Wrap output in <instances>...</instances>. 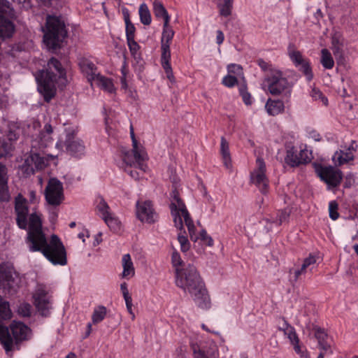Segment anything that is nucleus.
<instances>
[{"label": "nucleus", "instance_id": "obj_1", "mask_svg": "<svg viewBox=\"0 0 358 358\" xmlns=\"http://www.w3.org/2000/svg\"><path fill=\"white\" fill-rule=\"evenodd\" d=\"M17 223L20 229L27 230L26 243L31 252H41L53 265L67 264L66 252L61 240L55 234L48 241L42 230L41 214L32 213L27 220L28 208L26 199L20 194L15 199Z\"/></svg>", "mask_w": 358, "mask_h": 358}, {"label": "nucleus", "instance_id": "obj_2", "mask_svg": "<svg viewBox=\"0 0 358 358\" xmlns=\"http://www.w3.org/2000/svg\"><path fill=\"white\" fill-rule=\"evenodd\" d=\"M176 285L185 293L189 294L197 306L207 310L210 308L209 294L199 273L192 264L185 266V271H177Z\"/></svg>", "mask_w": 358, "mask_h": 358}, {"label": "nucleus", "instance_id": "obj_3", "mask_svg": "<svg viewBox=\"0 0 358 358\" xmlns=\"http://www.w3.org/2000/svg\"><path fill=\"white\" fill-rule=\"evenodd\" d=\"M38 83V91L46 101H50L56 94V84L64 86L67 83L66 71L61 63L52 58L47 64L45 69L35 74Z\"/></svg>", "mask_w": 358, "mask_h": 358}, {"label": "nucleus", "instance_id": "obj_4", "mask_svg": "<svg viewBox=\"0 0 358 358\" xmlns=\"http://www.w3.org/2000/svg\"><path fill=\"white\" fill-rule=\"evenodd\" d=\"M170 210L176 227L182 230L185 223L192 241L196 242L199 239H201L206 245H213V240L208 235L206 230L201 229L199 232H196V226L190 217L186 206L179 197L178 193L176 191L173 192L171 195Z\"/></svg>", "mask_w": 358, "mask_h": 358}, {"label": "nucleus", "instance_id": "obj_5", "mask_svg": "<svg viewBox=\"0 0 358 358\" xmlns=\"http://www.w3.org/2000/svg\"><path fill=\"white\" fill-rule=\"evenodd\" d=\"M78 127L74 124L66 125L63 134H60L56 143L57 149L66 151L72 156L80 157L85 152V146L83 141L77 137Z\"/></svg>", "mask_w": 358, "mask_h": 358}, {"label": "nucleus", "instance_id": "obj_6", "mask_svg": "<svg viewBox=\"0 0 358 358\" xmlns=\"http://www.w3.org/2000/svg\"><path fill=\"white\" fill-rule=\"evenodd\" d=\"M262 87L272 95L289 97L292 85L288 81L282 72L277 69H271V73L265 78Z\"/></svg>", "mask_w": 358, "mask_h": 358}, {"label": "nucleus", "instance_id": "obj_7", "mask_svg": "<svg viewBox=\"0 0 358 358\" xmlns=\"http://www.w3.org/2000/svg\"><path fill=\"white\" fill-rule=\"evenodd\" d=\"M43 31V42L48 49L52 50H55L59 45L66 34L64 21L57 16L47 17Z\"/></svg>", "mask_w": 358, "mask_h": 358}, {"label": "nucleus", "instance_id": "obj_8", "mask_svg": "<svg viewBox=\"0 0 358 358\" xmlns=\"http://www.w3.org/2000/svg\"><path fill=\"white\" fill-rule=\"evenodd\" d=\"M52 163L57 164L55 156H41L38 154H31L27 156L24 162L19 166L18 174L22 177H28L34 173L36 170H41Z\"/></svg>", "mask_w": 358, "mask_h": 358}, {"label": "nucleus", "instance_id": "obj_9", "mask_svg": "<svg viewBox=\"0 0 358 358\" xmlns=\"http://www.w3.org/2000/svg\"><path fill=\"white\" fill-rule=\"evenodd\" d=\"M294 142H286V156L285 162L291 166H297L301 164H306L313 159L312 150L308 149L306 145L301 144L299 146V151L295 148Z\"/></svg>", "mask_w": 358, "mask_h": 358}, {"label": "nucleus", "instance_id": "obj_10", "mask_svg": "<svg viewBox=\"0 0 358 358\" xmlns=\"http://www.w3.org/2000/svg\"><path fill=\"white\" fill-rule=\"evenodd\" d=\"M174 31L172 28L167 24H163V32L162 36V65L166 74V77L171 81H173V75L170 64L171 52L170 44L173 38Z\"/></svg>", "mask_w": 358, "mask_h": 358}, {"label": "nucleus", "instance_id": "obj_11", "mask_svg": "<svg viewBox=\"0 0 358 358\" xmlns=\"http://www.w3.org/2000/svg\"><path fill=\"white\" fill-rule=\"evenodd\" d=\"M32 298L34 304L39 313L43 316H48L52 308V296L48 288L45 285H37Z\"/></svg>", "mask_w": 358, "mask_h": 358}, {"label": "nucleus", "instance_id": "obj_12", "mask_svg": "<svg viewBox=\"0 0 358 358\" xmlns=\"http://www.w3.org/2000/svg\"><path fill=\"white\" fill-rule=\"evenodd\" d=\"M14 15L13 9L7 0H0V38L12 36L15 27L10 18Z\"/></svg>", "mask_w": 358, "mask_h": 358}, {"label": "nucleus", "instance_id": "obj_13", "mask_svg": "<svg viewBox=\"0 0 358 358\" xmlns=\"http://www.w3.org/2000/svg\"><path fill=\"white\" fill-rule=\"evenodd\" d=\"M314 167L317 175L327 185L328 188L336 187L341 183L343 174L338 169L320 164H314Z\"/></svg>", "mask_w": 358, "mask_h": 358}, {"label": "nucleus", "instance_id": "obj_14", "mask_svg": "<svg viewBox=\"0 0 358 358\" xmlns=\"http://www.w3.org/2000/svg\"><path fill=\"white\" fill-rule=\"evenodd\" d=\"M136 215L142 223L152 224L158 219L152 201L139 199L136 203Z\"/></svg>", "mask_w": 358, "mask_h": 358}, {"label": "nucleus", "instance_id": "obj_15", "mask_svg": "<svg viewBox=\"0 0 358 358\" xmlns=\"http://www.w3.org/2000/svg\"><path fill=\"white\" fill-rule=\"evenodd\" d=\"M266 164L261 157L256 159V166L250 173L251 182L255 185L262 193L266 192L268 180L266 175Z\"/></svg>", "mask_w": 358, "mask_h": 358}, {"label": "nucleus", "instance_id": "obj_16", "mask_svg": "<svg viewBox=\"0 0 358 358\" xmlns=\"http://www.w3.org/2000/svg\"><path fill=\"white\" fill-rule=\"evenodd\" d=\"M287 54L290 60L294 65L304 73L307 80L310 81L313 75L309 62L305 59L301 53L293 44H289L287 48Z\"/></svg>", "mask_w": 358, "mask_h": 358}, {"label": "nucleus", "instance_id": "obj_17", "mask_svg": "<svg viewBox=\"0 0 358 358\" xmlns=\"http://www.w3.org/2000/svg\"><path fill=\"white\" fill-rule=\"evenodd\" d=\"M45 199L52 206L59 205L64 200L62 183L56 178H51L45 189Z\"/></svg>", "mask_w": 358, "mask_h": 358}, {"label": "nucleus", "instance_id": "obj_18", "mask_svg": "<svg viewBox=\"0 0 358 358\" xmlns=\"http://www.w3.org/2000/svg\"><path fill=\"white\" fill-rule=\"evenodd\" d=\"M132 143H133V155L130 153L129 151L124 152L122 159L123 161L127 165H131L134 162L138 163L145 161L148 159V155L146 152L145 151L144 148L138 145L136 140L134 138V135L132 134Z\"/></svg>", "mask_w": 358, "mask_h": 358}, {"label": "nucleus", "instance_id": "obj_19", "mask_svg": "<svg viewBox=\"0 0 358 358\" xmlns=\"http://www.w3.org/2000/svg\"><path fill=\"white\" fill-rule=\"evenodd\" d=\"M10 333L13 343H18L19 342L29 340L31 337V331L27 325L20 322L13 321L10 326L8 334Z\"/></svg>", "mask_w": 358, "mask_h": 358}, {"label": "nucleus", "instance_id": "obj_20", "mask_svg": "<svg viewBox=\"0 0 358 358\" xmlns=\"http://www.w3.org/2000/svg\"><path fill=\"white\" fill-rule=\"evenodd\" d=\"M78 65L83 74L91 83L95 81L96 78L100 74L97 71V69L94 64L86 58L80 59Z\"/></svg>", "mask_w": 358, "mask_h": 358}, {"label": "nucleus", "instance_id": "obj_21", "mask_svg": "<svg viewBox=\"0 0 358 358\" xmlns=\"http://www.w3.org/2000/svg\"><path fill=\"white\" fill-rule=\"evenodd\" d=\"M121 265L122 267L120 274L122 278L129 280L135 275V266L129 254H125L122 257Z\"/></svg>", "mask_w": 358, "mask_h": 358}, {"label": "nucleus", "instance_id": "obj_22", "mask_svg": "<svg viewBox=\"0 0 358 358\" xmlns=\"http://www.w3.org/2000/svg\"><path fill=\"white\" fill-rule=\"evenodd\" d=\"M353 150L350 148L345 150H339L332 156V161L336 166H341L353 160Z\"/></svg>", "mask_w": 358, "mask_h": 358}, {"label": "nucleus", "instance_id": "obj_23", "mask_svg": "<svg viewBox=\"0 0 358 358\" xmlns=\"http://www.w3.org/2000/svg\"><path fill=\"white\" fill-rule=\"evenodd\" d=\"M16 274L11 269H6L0 266V286L3 289H9L13 286V282Z\"/></svg>", "mask_w": 358, "mask_h": 358}, {"label": "nucleus", "instance_id": "obj_24", "mask_svg": "<svg viewBox=\"0 0 358 358\" xmlns=\"http://www.w3.org/2000/svg\"><path fill=\"white\" fill-rule=\"evenodd\" d=\"M7 180V169L0 163V201H7L9 199Z\"/></svg>", "mask_w": 358, "mask_h": 358}, {"label": "nucleus", "instance_id": "obj_25", "mask_svg": "<svg viewBox=\"0 0 358 358\" xmlns=\"http://www.w3.org/2000/svg\"><path fill=\"white\" fill-rule=\"evenodd\" d=\"M220 154L222 156V159L224 164V166L226 169L229 170L232 169V163H231V154L229 151V143L227 141V140L224 138H221L220 141Z\"/></svg>", "mask_w": 358, "mask_h": 358}, {"label": "nucleus", "instance_id": "obj_26", "mask_svg": "<svg viewBox=\"0 0 358 358\" xmlns=\"http://www.w3.org/2000/svg\"><path fill=\"white\" fill-rule=\"evenodd\" d=\"M278 330L289 339L290 343H296L298 336L294 327L289 325L287 321L282 320L278 323Z\"/></svg>", "mask_w": 358, "mask_h": 358}, {"label": "nucleus", "instance_id": "obj_27", "mask_svg": "<svg viewBox=\"0 0 358 358\" xmlns=\"http://www.w3.org/2000/svg\"><path fill=\"white\" fill-rule=\"evenodd\" d=\"M265 109L269 115L275 116L284 111L285 106L281 101L269 99L265 104Z\"/></svg>", "mask_w": 358, "mask_h": 358}, {"label": "nucleus", "instance_id": "obj_28", "mask_svg": "<svg viewBox=\"0 0 358 358\" xmlns=\"http://www.w3.org/2000/svg\"><path fill=\"white\" fill-rule=\"evenodd\" d=\"M153 11L156 17L163 19L165 26H166L167 24H169L170 16L162 3L158 1H155L153 2Z\"/></svg>", "mask_w": 358, "mask_h": 358}, {"label": "nucleus", "instance_id": "obj_29", "mask_svg": "<svg viewBox=\"0 0 358 358\" xmlns=\"http://www.w3.org/2000/svg\"><path fill=\"white\" fill-rule=\"evenodd\" d=\"M53 132L52 127L50 124H46L43 130L38 136V143L41 146H48L53 141L52 134Z\"/></svg>", "mask_w": 358, "mask_h": 358}, {"label": "nucleus", "instance_id": "obj_30", "mask_svg": "<svg viewBox=\"0 0 358 358\" xmlns=\"http://www.w3.org/2000/svg\"><path fill=\"white\" fill-rule=\"evenodd\" d=\"M103 220L112 231L118 233L122 231V222L114 213H110L108 216L103 218Z\"/></svg>", "mask_w": 358, "mask_h": 358}, {"label": "nucleus", "instance_id": "obj_31", "mask_svg": "<svg viewBox=\"0 0 358 358\" xmlns=\"http://www.w3.org/2000/svg\"><path fill=\"white\" fill-rule=\"evenodd\" d=\"M99 87L108 93H113L115 92L113 83L111 79L106 78L101 74L94 81Z\"/></svg>", "mask_w": 358, "mask_h": 358}, {"label": "nucleus", "instance_id": "obj_32", "mask_svg": "<svg viewBox=\"0 0 358 358\" xmlns=\"http://www.w3.org/2000/svg\"><path fill=\"white\" fill-rule=\"evenodd\" d=\"M0 341L3 344L6 352L13 350V341L8 335V329L0 324Z\"/></svg>", "mask_w": 358, "mask_h": 358}, {"label": "nucleus", "instance_id": "obj_33", "mask_svg": "<svg viewBox=\"0 0 358 358\" xmlns=\"http://www.w3.org/2000/svg\"><path fill=\"white\" fill-rule=\"evenodd\" d=\"M234 0H217V8L220 15L229 17L233 9Z\"/></svg>", "mask_w": 358, "mask_h": 358}, {"label": "nucleus", "instance_id": "obj_34", "mask_svg": "<svg viewBox=\"0 0 358 358\" xmlns=\"http://www.w3.org/2000/svg\"><path fill=\"white\" fill-rule=\"evenodd\" d=\"M320 62L322 66L327 69H331L334 66V61L331 52L326 48L321 50Z\"/></svg>", "mask_w": 358, "mask_h": 358}, {"label": "nucleus", "instance_id": "obj_35", "mask_svg": "<svg viewBox=\"0 0 358 358\" xmlns=\"http://www.w3.org/2000/svg\"><path fill=\"white\" fill-rule=\"evenodd\" d=\"M138 13L141 22L145 25H149L151 23L152 18L148 7L145 3L140 5Z\"/></svg>", "mask_w": 358, "mask_h": 358}, {"label": "nucleus", "instance_id": "obj_36", "mask_svg": "<svg viewBox=\"0 0 358 358\" xmlns=\"http://www.w3.org/2000/svg\"><path fill=\"white\" fill-rule=\"evenodd\" d=\"M171 264L175 269L176 275H177V271H185V268L182 267L184 264L183 260L176 250H173L171 253Z\"/></svg>", "mask_w": 358, "mask_h": 358}, {"label": "nucleus", "instance_id": "obj_37", "mask_svg": "<svg viewBox=\"0 0 358 358\" xmlns=\"http://www.w3.org/2000/svg\"><path fill=\"white\" fill-rule=\"evenodd\" d=\"M11 315L9 304L0 296V320L10 319Z\"/></svg>", "mask_w": 358, "mask_h": 358}, {"label": "nucleus", "instance_id": "obj_38", "mask_svg": "<svg viewBox=\"0 0 358 358\" xmlns=\"http://www.w3.org/2000/svg\"><path fill=\"white\" fill-rule=\"evenodd\" d=\"M310 95L314 101L320 103L325 106L328 105V99L320 90L315 87L313 88L310 92Z\"/></svg>", "mask_w": 358, "mask_h": 358}, {"label": "nucleus", "instance_id": "obj_39", "mask_svg": "<svg viewBox=\"0 0 358 358\" xmlns=\"http://www.w3.org/2000/svg\"><path fill=\"white\" fill-rule=\"evenodd\" d=\"M106 315V308L104 306H99L94 309L92 320L93 323L96 324L101 322Z\"/></svg>", "mask_w": 358, "mask_h": 358}, {"label": "nucleus", "instance_id": "obj_40", "mask_svg": "<svg viewBox=\"0 0 358 358\" xmlns=\"http://www.w3.org/2000/svg\"><path fill=\"white\" fill-rule=\"evenodd\" d=\"M227 69L228 75L236 76L237 79H241L243 78V72L242 67L240 65L231 64L227 66Z\"/></svg>", "mask_w": 358, "mask_h": 358}, {"label": "nucleus", "instance_id": "obj_41", "mask_svg": "<svg viewBox=\"0 0 358 358\" xmlns=\"http://www.w3.org/2000/svg\"><path fill=\"white\" fill-rule=\"evenodd\" d=\"M96 208L98 210V214L102 219L112 213V212H110V210L108 205L102 199L99 200Z\"/></svg>", "mask_w": 358, "mask_h": 358}, {"label": "nucleus", "instance_id": "obj_42", "mask_svg": "<svg viewBox=\"0 0 358 358\" xmlns=\"http://www.w3.org/2000/svg\"><path fill=\"white\" fill-rule=\"evenodd\" d=\"M239 92L245 104L251 105L253 102V99L251 94L247 91L245 85L240 86Z\"/></svg>", "mask_w": 358, "mask_h": 358}, {"label": "nucleus", "instance_id": "obj_43", "mask_svg": "<svg viewBox=\"0 0 358 358\" xmlns=\"http://www.w3.org/2000/svg\"><path fill=\"white\" fill-rule=\"evenodd\" d=\"M178 241L180 243V250L184 253L187 252L190 248V243L187 238L185 236L179 234L178 236Z\"/></svg>", "mask_w": 358, "mask_h": 358}, {"label": "nucleus", "instance_id": "obj_44", "mask_svg": "<svg viewBox=\"0 0 358 358\" xmlns=\"http://www.w3.org/2000/svg\"><path fill=\"white\" fill-rule=\"evenodd\" d=\"M238 79L236 76L226 75L222 80V83L227 87H233L238 83Z\"/></svg>", "mask_w": 358, "mask_h": 358}, {"label": "nucleus", "instance_id": "obj_45", "mask_svg": "<svg viewBox=\"0 0 358 358\" xmlns=\"http://www.w3.org/2000/svg\"><path fill=\"white\" fill-rule=\"evenodd\" d=\"M329 217L333 220L338 218L339 214L338 213V204L336 201H331L329 204Z\"/></svg>", "mask_w": 358, "mask_h": 358}, {"label": "nucleus", "instance_id": "obj_46", "mask_svg": "<svg viewBox=\"0 0 358 358\" xmlns=\"http://www.w3.org/2000/svg\"><path fill=\"white\" fill-rule=\"evenodd\" d=\"M31 306L27 303H21L17 309L18 313L24 317L29 316L31 314Z\"/></svg>", "mask_w": 358, "mask_h": 358}, {"label": "nucleus", "instance_id": "obj_47", "mask_svg": "<svg viewBox=\"0 0 358 358\" xmlns=\"http://www.w3.org/2000/svg\"><path fill=\"white\" fill-rule=\"evenodd\" d=\"M135 27L129 20H126L127 40L134 38Z\"/></svg>", "mask_w": 358, "mask_h": 358}, {"label": "nucleus", "instance_id": "obj_48", "mask_svg": "<svg viewBox=\"0 0 358 358\" xmlns=\"http://www.w3.org/2000/svg\"><path fill=\"white\" fill-rule=\"evenodd\" d=\"M316 263V257L313 255H310L308 257L304 259L302 264V270H306L310 266H313Z\"/></svg>", "mask_w": 358, "mask_h": 358}, {"label": "nucleus", "instance_id": "obj_49", "mask_svg": "<svg viewBox=\"0 0 358 358\" xmlns=\"http://www.w3.org/2000/svg\"><path fill=\"white\" fill-rule=\"evenodd\" d=\"M288 217H289V212H287V210H282L279 213V214L278 215V218L275 220H274L273 222L277 225H280L282 222H285L287 220Z\"/></svg>", "mask_w": 358, "mask_h": 358}, {"label": "nucleus", "instance_id": "obj_50", "mask_svg": "<svg viewBox=\"0 0 358 358\" xmlns=\"http://www.w3.org/2000/svg\"><path fill=\"white\" fill-rule=\"evenodd\" d=\"M194 358H208L206 352L194 344L192 345Z\"/></svg>", "mask_w": 358, "mask_h": 358}, {"label": "nucleus", "instance_id": "obj_51", "mask_svg": "<svg viewBox=\"0 0 358 358\" xmlns=\"http://www.w3.org/2000/svg\"><path fill=\"white\" fill-rule=\"evenodd\" d=\"M124 299L125 301L126 307H127V310L128 313L131 315V319L134 320L135 314H134V313L133 311V303H132L131 296L125 298Z\"/></svg>", "mask_w": 358, "mask_h": 358}, {"label": "nucleus", "instance_id": "obj_52", "mask_svg": "<svg viewBox=\"0 0 358 358\" xmlns=\"http://www.w3.org/2000/svg\"><path fill=\"white\" fill-rule=\"evenodd\" d=\"M127 44L129 48L130 51L132 54H135L137 52V51L139 49V45L138 43L135 41L134 38L132 39H128L127 40Z\"/></svg>", "mask_w": 358, "mask_h": 358}, {"label": "nucleus", "instance_id": "obj_53", "mask_svg": "<svg viewBox=\"0 0 358 358\" xmlns=\"http://www.w3.org/2000/svg\"><path fill=\"white\" fill-rule=\"evenodd\" d=\"M319 345H320L321 352H323L324 353H326V354L331 353V346L329 344H327L322 341H320Z\"/></svg>", "mask_w": 358, "mask_h": 358}, {"label": "nucleus", "instance_id": "obj_54", "mask_svg": "<svg viewBox=\"0 0 358 358\" xmlns=\"http://www.w3.org/2000/svg\"><path fill=\"white\" fill-rule=\"evenodd\" d=\"M29 201L32 204H36L39 201V197L36 195V192L33 190L29 191Z\"/></svg>", "mask_w": 358, "mask_h": 358}, {"label": "nucleus", "instance_id": "obj_55", "mask_svg": "<svg viewBox=\"0 0 358 358\" xmlns=\"http://www.w3.org/2000/svg\"><path fill=\"white\" fill-rule=\"evenodd\" d=\"M258 64L261 67V69H263L264 71L270 70V72H271V69H273L271 67V64H270L269 63L265 62L263 59H259L258 60Z\"/></svg>", "mask_w": 358, "mask_h": 358}, {"label": "nucleus", "instance_id": "obj_56", "mask_svg": "<svg viewBox=\"0 0 358 358\" xmlns=\"http://www.w3.org/2000/svg\"><path fill=\"white\" fill-rule=\"evenodd\" d=\"M120 290L122 292L124 299L131 296L127 289V285L126 282H122L120 285Z\"/></svg>", "mask_w": 358, "mask_h": 358}, {"label": "nucleus", "instance_id": "obj_57", "mask_svg": "<svg viewBox=\"0 0 358 358\" xmlns=\"http://www.w3.org/2000/svg\"><path fill=\"white\" fill-rule=\"evenodd\" d=\"M13 1L17 3L22 8L25 9H28L31 7V4L29 0H13Z\"/></svg>", "mask_w": 358, "mask_h": 358}, {"label": "nucleus", "instance_id": "obj_58", "mask_svg": "<svg viewBox=\"0 0 358 358\" xmlns=\"http://www.w3.org/2000/svg\"><path fill=\"white\" fill-rule=\"evenodd\" d=\"M355 182V177L352 174H348L345 177V187H350Z\"/></svg>", "mask_w": 358, "mask_h": 358}, {"label": "nucleus", "instance_id": "obj_59", "mask_svg": "<svg viewBox=\"0 0 358 358\" xmlns=\"http://www.w3.org/2000/svg\"><path fill=\"white\" fill-rule=\"evenodd\" d=\"M217 36H216V42L218 45H221L223 41H224V34L222 31L220 30H217Z\"/></svg>", "mask_w": 358, "mask_h": 358}, {"label": "nucleus", "instance_id": "obj_60", "mask_svg": "<svg viewBox=\"0 0 358 358\" xmlns=\"http://www.w3.org/2000/svg\"><path fill=\"white\" fill-rule=\"evenodd\" d=\"M90 236L89 231L87 229H83L78 234V237L83 241V243L85 242V238H88Z\"/></svg>", "mask_w": 358, "mask_h": 358}, {"label": "nucleus", "instance_id": "obj_61", "mask_svg": "<svg viewBox=\"0 0 358 358\" xmlns=\"http://www.w3.org/2000/svg\"><path fill=\"white\" fill-rule=\"evenodd\" d=\"M101 235H102L101 233H99L94 236V241H93V246L96 247L101 243V241H102Z\"/></svg>", "mask_w": 358, "mask_h": 358}, {"label": "nucleus", "instance_id": "obj_62", "mask_svg": "<svg viewBox=\"0 0 358 358\" xmlns=\"http://www.w3.org/2000/svg\"><path fill=\"white\" fill-rule=\"evenodd\" d=\"M309 136L310 138H312L313 139H314L315 141H320L321 139V137H320V134H318L317 131H312L309 133Z\"/></svg>", "mask_w": 358, "mask_h": 358}, {"label": "nucleus", "instance_id": "obj_63", "mask_svg": "<svg viewBox=\"0 0 358 358\" xmlns=\"http://www.w3.org/2000/svg\"><path fill=\"white\" fill-rule=\"evenodd\" d=\"M8 99L6 96H1L0 97V108L6 107V106L8 105Z\"/></svg>", "mask_w": 358, "mask_h": 358}, {"label": "nucleus", "instance_id": "obj_64", "mask_svg": "<svg viewBox=\"0 0 358 358\" xmlns=\"http://www.w3.org/2000/svg\"><path fill=\"white\" fill-rule=\"evenodd\" d=\"M299 343V338H298L296 339V343H290L294 346V351L297 354H301L302 350L301 349Z\"/></svg>", "mask_w": 358, "mask_h": 358}]
</instances>
